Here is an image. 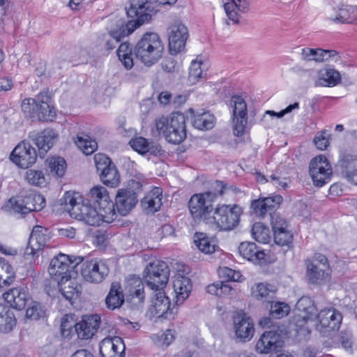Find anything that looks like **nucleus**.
<instances>
[{
    "mask_svg": "<svg viewBox=\"0 0 357 357\" xmlns=\"http://www.w3.org/2000/svg\"><path fill=\"white\" fill-rule=\"evenodd\" d=\"M61 204L71 218L91 226H100L102 222L109 223L116 218L115 214H107L105 211L92 206L89 201L84 200L78 192H66Z\"/></svg>",
    "mask_w": 357,
    "mask_h": 357,
    "instance_id": "f257e3e1",
    "label": "nucleus"
},
{
    "mask_svg": "<svg viewBox=\"0 0 357 357\" xmlns=\"http://www.w3.org/2000/svg\"><path fill=\"white\" fill-rule=\"evenodd\" d=\"M165 46L160 36L154 32L145 33L136 43L134 52L137 59L150 67L162 57Z\"/></svg>",
    "mask_w": 357,
    "mask_h": 357,
    "instance_id": "f03ea898",
    "label": "nucleus"
},
{
    "mask_svg": "<svg viewBox=\"0 0 357 357\" xmlns=\"http://www.w3.org/2000/svg\"><path fill=\"white\" fill-rule=\"evenodd\" d=\"M155 128L159 135L172 144H178L186 138L185 117L180 112H172L168 116L155 120Z\"/></svg>",
    "mask_w": 357,
    "mask_h": 357,
    "instance_id": "7ed1b4c3",
    "label": "nucleus"
},
{
    "mask_svg": "<svg viewBox=\"0 0 357 357\" xmlns=\"http://www.w3.org/2000/svg\"><path fill=\"white\" fill-rule=\"evenodd\" d=\"M45 206V199L40 194L32 192L25 195H20L10 198L4 206L7 211L26 214L31 211H41Z\"/></svg>",
    "mask_w": 357,
    "mask_h": 357,
    "instance_id": "20e7f679",
    "label": "nucleus"
},
{
    "mask_svg": "<svg viewBox=\"0 0 357 357\" xmlns=\"http://www.w3.org/2000/svg\"><path fill=\"white\" fill-rule=\"evenodd\" d=\"M213 194L210 192L195 194L188 202L190 215L195 222H204L211 224L214 208L213 207Z\"/></svg>",
    "mask_w": 357,
    "mask_h": 357,
    "instance_id": "39448f33",
    "label": "nucleus"
},
{
    "mask_svg": "<svg viewBox=\"0 0 357 357\" xmlns=\"http://www.w3.org/2000/svg\"><path fill=\"white\" fill-rule=\"evenodd\" d=\"M149 8V0H130V6L126 9L128 17L131 18L124 24L125 36L131 34L138 27L151 19L148 13Z\"/></svg>",
    "mask_w": 357,
    "mask_h": 357,
    "instance_id": "423d86ee",
    "label": "nucleus"
},
{
    "mask_svg": "<svg viewBox=\"0 0 357 357\" xmlns=\"http://www.w3.org/2000/svg\"><path fill=\"white\" fill-rule=\"evenodd\" d=\"M82 261L83 258L81 257H74L73 259L68 255L60 254L51 260L48 268L49 274L56 282L61 278H67L74 274L73 269Z\"/></svg>",
    "mask_w": 357,
    "mask_h": 357,
    "instance_id": "0eeeda50",
    "label": "nucleus"
},
{
    "mask_svg": "<svg viewBox=\"0 0 357 357\" xmlns=\"http://www.w3.org/2000/svg\"><path fill=\"white\" fill-rule=\"evenodd\" d=\"M169 277V269L167 264L160 260L149 263L144 271L145 282L154 290L163 289L167 283Z\"/></svg>",
    "mask_w": 357,
    "mask_h": 357,
    "instance_id": "6e6552de",
    "label": "nucleus"
},
{
    "mask_svg": "<svg viewBox=\"0 0 357 357\" xmlns=\"http://www.w3.org/2000/svg\"><path fill=\"white\" fill-rule=\"evenodd\" d=\"M241 213V208L238 205H222L215 209L210 225L214 224L222 230L233 229L238 225Z\"/></svg>",
    "mask_w": 357,
    "mask_h": 357,
    "instance_id": "1a4fd4ad",
    "label": "nucleus"
},
{
    "mask_svg": "<svg viewBox=\"0 0 357 357\" xmlns=\"http://www.w3.org/2000/svg\"><path fill=\"white\" fill-rule=\"evenodd\" d=\"M129 188H121L117 192L115 198V205L117 212L121 215H126L138 202L137 192L141 190L139 182L131 181Z\"/></svg>",
    "mask_w": 357,
    "mask_h": 357,
    "instance_id": "9d476101",
    "label": "nucleus"
},
{
    "mask_svg": "<svg viewBox=\"0 0 357 357\" xmlns=\"http://www.w3.org/2000/svg\"><path fill=\"white\" fill-rule=\"evenodd\" d=\"M94 162L102 182L107 186L116 187L120 183V175L110 158L103 153H97Z\"/></svg>",
    "mask_w": 357,
    "mask_h": 357,
    "instance_id": "9b49d317",
    "label": "nucleus"
},
{
    "mask_svg": "<svg viewBox=\"0 0 357 357\" xmlns=\"http://www.w3.org/2000/svg\"><path fill=\"white\" fill-rule=\"evenodd\" d=\"M309 169L313 183L317 187L328 183L333 174L332 167L324 155L314 158L310 163Z\"/></svg>",
    "mask_w": 357,
    "mask_h": 357,
    "instance_id": "f8f14e48",
    "label": "nucleus"
},
{
    "mask_svg": "<svg viewBox=\"0 0 357 357\" xmlns=\"http://www.w3.org/2000/svg\"><path fill=\"white\" fill-rule=\"evenodd\" d=\"M307 278L310 282L320 283L328 275L330 267L327 257L322 254H315L314 256L306 260Z\"/></svg>",
    "mask_w": 357,
    "mask_h": 357,
    "instance_id": "ddd939ff",
    "label": "nucleus"
},
{
    "mask_svg": "<svg viewBox=\"0 0 357 357\" xmlns=\"http://www.w3.org/2000/svg\"><path fill=\"white\" fill-rule=\"evenodd\" d=\"M168 46L171 54L183 52L188 38V28L180 22H175L167 29Z\"/></svg>",
    "mask_w": 357,
    "mask_h": 357,
    "instance_id": "4468645a",
    "label": "nucleus"
},
{
    "mask_svg": "<svg viewBox=\"0 0 357 357\" xmlns=\"http://www.w3.org/2000/svg\"><path fill=\"white\" fill-rule=\"evenodd\" d=\"M231 106L233 107L234 134L240 137L248 129L247 105L241 96L234 95L231 98Z\"/></svg>",
    "mask_w": 357,
    "mask_h": 357,
    "instance_id": "2eb2a0df",
    "label": "nucleus"
},
{
    "mask_svg": "<svg viewBox=\"0 0 357 357\" xmlns=\"http://www.w3.org/2000/svg\"><path fill=\"white\" fill-rule=\"evenodd\" d=\"M81 273L86 281L99 283L108 275L109 268L104 261L93 259L82 262Z\"/></svg>",
    "mask_w": 357,
    "mask_h": 357,
    "instance_id": "dca6fc26",
    "label": "nucleus"
},
{
    "mask_svg": "<svg viewBox=\"0 0 357 357\" xmlns=\"http://www.w3.org/2000/svg\"><path fill=\"white\" fill-rule=\"evenodd\" d=\"M10 158L18 167L26 169L36 162L37 153L29 142L23 141L13 149Z\"/></svg>",
    "mask_w": 357,
    "mask_h": 357,
    "instance_id": "f3484780",
    "label": "nucleus"
},
{
    "mask_svg": "<svg viewBox=\"0 0 357 357\" xmlns=\"http://www.w3.org/2000/svg\"><path fill=\"white\" fill-rule=\"evenodd\" d=\"M342 319L341 313L334 308L322 310L314 317L318 322L317 329L323 333L338 329Z\"/></svg>",
    "mask_w": 357,
    "mask_h": 357,
    "instance_id": "a211bd4d",
    "label": "nucleus"
},
{
    "mask_svg": "<svg viewBox=\"0 0 357 357\" xmlns=\"http://www.w3.org/2000/svg\"><path fill=\"white\" fill-rule=\"evenodd\" d=\"M234 330L236 339L242 342H249L254 336V322L243 312H237L233 318Z\"/></svg>",
    "mask_w": 357,
    "mask_h": 357,
    "instance_id": "6ab92c4d",
    "label": "nucleus"
},
{
    "mask_svg": "<svg viewBox=\"0 0 357 357\" xmlns=\"http://www.w3.org/2000/svg\"><path fill=\"white\" fill-rule=\"evenodd\" d=\"M297 313L294 321L296 326L303 327L308 321H314L317 309L312 300L308 296L301 297L296 305Z\"/></svg>",
    "mask_w": 357,
    "mask_h": 357,
    "instance_id": "aec40b11",
    "label": "nucleus"
},
{
    "mask_svg": "<svg viewBox=\"0 0 357 357\" xmlns=\"http://www.w3.org/2000/svg\"><path fill=\"white\" fill-rule=\"evenodd\" d=\"M89 203H93L100 210L105 211L107 214L114 213L116 215L114 204L109 196L107 189L102 186L93 187L89 192Z\"/></svg>",
    "mask_w": 357,
    "mask_h": 357,
    "instance_id": "412c9836",
    "label": "nucleus"
},
{
    "mask_svg": "<svg viewBox=\"0 0 357 357\" xmlns=\"http://www.w3.org/2000/svg\"><path fill=\"white\" fill-rule=\"evenodd\" d=\"M301 58L305 61H314L316 63L337 62L340 56L337 51L333 50H326L321 48L304 47L301 49Z\"/></svg>",
    "mask_w": 357,
    "mask_h": 357,
    "instance_id": "4be33fe9",
    "label": "nucleus"
},
{
    "mask_svg": "<svg viewBox=\"0 0 357 357\" xmlns=\"http://www.w3.org/2000/svg\"><path fill=\"white\" fill-rule=\"evenodd\" d=\"M282 331H265L255 345L256 351L260 354H269L282 346Z\"/></svg>",
    "mask_w": 357,
    "mask_h": 357,
    "instance_id": "5701e85b",
    "label": "nucleus"
},
{
    "mask_svg": "<svg viewBox=\"0 0 357 357\" xmlns=\"http://www.w3.org/2000/svg\"><path fill=\"white\" fill-rule=\"evenodd\" d=\"M58 135V132L52 128L45 129L39 133L34 131L29 133V137L38 148L40 158H44L46 153L52 147L57 140Z\"/></svg>",
    "mask_w": 357,
    "mask_h": 357,
    "instance_id": "b1692460",
    "label": "nucleus"
},
{
    "mask_svg": "<svg viewBox=\"0 0 357 357\" xmlns=\"http://www.w3.org/2000/svg\"><path fill=\"white\" fill-rule=\"evenodd\" d=\"M158 291L152 300L149 308L151 314L156 317L169 319L172 315V309L170 308V301L162 291V289H155Z\"/></svg>",
    "mask_w": 357,
    "mask_h": 357,
    "instance_id": "393cba45",
    "label": "nucleus"
},
{
    "mask_svg": "<svg viewBox=\"0 0 357 357\" xmlns=\"http://www.w3.org/2000/svg\"><path fill=\"white\" fill-rule=\"evenodd\" d=\"M208 68V60L202 56H197L191 61L188 68V84L193 86L205 79Z\"/></svg>",
    "mask_w": 357,
    "mask_h": 357,
    "instance_id": "a878e982",
    "label": "nucleus"
},
{
    "mask_svg": "<svg viewBox=\"0 0 357 357\" xmlns=\"http://www.w3.org/2000/svg\"><path fill=\"white\" fill-rule=\"evenodd\" d=\"M101 324L98 314L84 316L81 321L75 326L77 335L81 339H90L97 332Z\"/></svg>",
    "mask_w": 357,
    "mask_h": 357,
    "instance_id": "bb28decb",
    "label": "nucleus"
},
{
    "mask_svg": "<svg viewBox=\"0 0 357 357\" xmlns=\"http://www.w3.org/2000/svg\"><path fill=\"white\" fill-rule=\"evenodd\" d=\"M5 301L14 309L21 310L29 303L31 297L26 288L18 287L9 289L3 294Z\"/></svg>",
    "mask_w": 357,
    "mask_h": 357,
    "instance_id": "cd10ccee",
    "label": "nucleus"
},
{
    "mask_svg": "<svg viewBox=\"0 0 357 357\" xmlns=\"http://www.w3.org/2000/svg\"><path fill=\"white\" fill-rule=\"evenodd\" d=\"M221 2L228 20L234 24H238L241 15L250 8L248 0H221Z\"/></svg>",
    "mask_w": 357,
    "mask_h": 357,
    "instance_id": "c85d7f7f",
    "label": "nucleus"
},
{
    "mask_svg": "<svg viewBox=\"0 0 357 357\" xmlns=\"http://www.w3.org/2000/svg\"><path fill=\"white\" fill-rule=\"evenodd\" d=\"M328 18L336 23L357 24V6L342 5L328 11Z\"/></svg>",
    "mask_w": 357,
    "mask_h": 357,
    "instance_id": "c756f323",
    "label": "nucleus"
},
{
    "mask_svg": "<svg viewBox=\"0 0 357 357\" xmlns=\"http://www.w3.org/2000/svg\"><path fill=\"white\" fill-rule=\"evenodd\" d=\"M49 240L48 230L41 226H35L30 235L25 253L35 255L46 245Z\"/></svg>",
    "mask_w": 357,
    "mask_h": 357,
    "instance_id": "7c9ffc66",
    "label": "nucleus"
},
{
    "mask_svg": "<svg viewBox=\"0 0 357 357\" xmlns=\"http://www.w3.org/2000/svg\"><path fill=\"white\" fill-rule=\"evenodd\" d=\"M339 166L344 177L357 185V155L351 153H342L340 157Z\"/></svg>",
    "mask_w": 357,
    "mask_h": 357,
    "instance_id": "2f4dec72",
    "label": "nucleus"
},
{
    "mask_svg": "<svg viewBox=\"0 0 357 357\" xmlns=\"http://www.w3.org/2000/svg\"><path fill=\"white\" fill-rule=\"evenodd\" d=\"M342 80L340 73L331 66H325L317 71L315 82L321 87L332 88L338 85Z\"/></svg>",
    "mask_w": 357,
    "mask_h": 357,
    "instance_id": "473e14b6",
    "label": "nucleus"
},
{
    "mask_svg": "<svg viewBox=\"0 0 357 357\" xmlns=\"http://www.w3.org/2000/svg\"><path fill=\"white\" fill-rule=\"evenodd\" d=\"M125 348L124 342L121 337H107L102 340L100 353L102 357H123Z\"/></svg>",
    "mask_w": 357,
    "mask_h": 357,
    "instance_id": "72a5a7b5",
    "label": "nucleus"
},
{
    "mask_svg": "<svg viewBox=\"0 0 357 357\" xmlns=\"http://www.w3.org/2000/svg\"><path fill=\"white\" fill-rule=\"evenodd\" d=\"M173 289L176 295V305L182 304L188 298L191 291L190 280L181 273H177L174 277Z\"/></svg>",
    "mask_w": 357,
    "mask_h": 357,
    "instance_id": "f704fd0d",
    "label": "nucleus"
},
{
    "mask_svg": "<svg viewBox=\"0 0 357 357\" xmlns=\"http://www.w3.org/2000/svg\"><path fill=\"white\" fill-rule=\"evenodd\" d=\"M51 96L49 91H42L38 94L39 104L36 109L38 116L41 121H52L56 116L55 110L50 104Z\"/></svg>",
    "mask_w": 357,
    "mask_h": 357,
    "instance_id": "c9c22d12",
    "label": "nucleus"
},
{
    "mask_svg": "<svg viewBox=\"0 0 357 357\" xmlns=\"http://www.w3.org/2000/svg\"><path fill=\"white\" fill-rule=\"evenodd\" d=\"M108 33L104 35L105 47L107 50L114 49L116 44L125 36L124 24L122 20L112 22L107 28Z\"/></svg>",
    "mask_w": 357,
    "mask_h": 357,
    "instance_id": "e433bc0d",
    "label": "nucleus"
},
{
    "mask_svg": "<svg viewBox=\"0 0 357 357\" xmlns=\"http://www.w3.org/2000/svg\"><path fill=\"white\" fill-rule=\"evenodd\" d=\"M238 252L244 259L255 264H260L265 259L264 251L259 250L255 243H241L238 246Z\"/></svg>",
    "mask_w": 357,
    "mask_h": 357,
    "instance_id": "4c0bfd02",
    "label": "nucleus"
},
{
    "mask_svg": "<svg viewBox=\"0 0 357 357\" xmlns=\"http://www.w3.org/2000/svg\"><path fill=\"white\" fill-rule=\"evenodd\" d=\"M56 282L60 292L69 301L78 297L79 294L81 292V286L78 284L77 279L73 275L67 278H61V280Z\"/></svg>",
    "mask_w": 357,
    "mask_h": 357,
    "instance_id": "58836bf2",
    "label": "nucleus"
},
{
    "mask_svg": "<svg viewBox=\"0 0 357 357\" xmlns=\"http://www.w3.org/2000/svg\"><path fill=\"white\" fill-rule=\"evenodd\" d=\"M144 284L138 277L129 278L126 282V295L128 301L136 300L135 303H140L144 301Z\"/></svg>",
    "mask_w": 357,
    "mask_h": 357,
    "instance_id": "ea45409f",
    "label": "nucleus"
},
{
    "mask_svg": "<svg viewBox=\"0 0 357 357\" xmlns=\"http://www.w3.org/2000/svg\"><path fill=\"white\" fill-rule=\"evenodd\" d=\"M130 144L135 151L142 155L149 153L151 155H157L162 151L160 145L142 137L132 139L130 140Z\"/></svg>",
    "mask_w": 357,
    "mask_h": 357,
    "instance_id": "a19ab883",
    "label": "nucleus"
},
{
    "mask_svg": "<svg viewBox=\"0 0 357 357\" xmlns=\"http://www.w3.org/2000/svg\"><path fill=\"white\" fill-rule=\"evenodd\" d=\"M124 301V295L121 284L118 282L112 283L109 294L105 298L107 308L112 310L119 308Z\"/></svg>",
    "mask_w": 357,
    "mask_h": 357,
    "instance_id": "79ce46f5",
    "label": "nucleus"
},
{
    "mask_svg": "<svg viewBox=\"0 0 357 357\" xmlns=\"http://www.w3.org/2000/svg\"><path fill=\"white\" fill-rule=\"evenodd\" d=\"M16 323L13 312L8 307L0 304V331L8 333L16 326Z\"/></svg>",
    "mask_w": 357,
    "mask_h": 357,
    "instance_id": "37998d69",
    "label": "nucleus"
},
{
    "mask_svg": "<svg viewBox=\"0 0 357 357\" xmlns=\"http://www.w3.org/2000/svg\"><path fill=\"white\" fill-rule=\"evenodd\" d=\"M143 206L152 212H155L162 206V189L155 188L149 194L142 200Z\"/></svg>",
    "mask_w": 357,
    "mask_h": 357,
    "instance_id": "c03bdc74",
    "label": "nucleus"
},
{
    "mask_svg": "<svg viewBox=\"0 0 357 357\" xmlns=\"http://www.w3.org/2000/svg\"><path fill=\"white\" fill-rule=\"evenodd\" d=\"M275 291L271 284L260 282L257 284L252 289V294L257 300H265L268 303L270 299L273 298Z\"/></svg>",
    "mask_w": 357,
    "mask_h": 357,
    "instance_id": "a18cd8bd",
    "label": "nucleus"
},
{
    "mask_svg": "<svg viewBox=\"0 0 357 357\" xmlns=\"http://www.w3.org/2000/svg\"><path fill=\"white\" fill-rule=\"evenodd\" d=\"M75 142L77 147L85 155L92 154L98 148L97 142L85 134L77 135Z\"/></svg>",
    "mask_w": 357,
    "mask_h": 357,
    "instance_id": "49530a36",
    "label": "nucleus"
},
{
    "mask_svg": "<svg viewBox=\"0 0 357 357\" xmlns=\"http://www.w3.org/2000/svg\"><path fill=\"white\" fill-rule=\"evenodd\" d=\"M15 279L13 268L4 259L0 258V284L3 286L11 284Z\"/></svg>",
    "mask_w": 357,
    "mask_h": 357,
    "instance_id": "de8ad7c7",
    "label": "nucleus"
},
{
    "mask_svg": "<svg viewBox=\"0 0 357 357\" xmlns=\"http://www.w3.org/2000/svg\"><path fill=\"white\" fill-rule=\"evenodd\" d=\"M47 171H49L53 176L61 177L63 176L66 163L63 158L61 157H53L48 158L46 160Z\"/></svg>",
    "mask_w": 357,
    "mask_h": 357,
    "instance_id": "09e8293b",
    "label": "nucleus"
},
{
    "mask_svg": "<svg viewBox=\"0 0 357 357\" xmlns=\"http://www.w3.org/2000/svg\"><path fill=\"white\" fill-rule=\"evenodd\" d=\"M214 116L208 112H203L194 116L192 125L199 130H209L214 126Z\"/></svg>",
    "mask_w": 357,
    "mask_h": 357,
    "instance_id": "8fccbe9b",
    "label": "nucleus"
},
{
    "mask_svg": "<svg viewBox=\"0 0 357 357\" xmlns=\"http://www.w3.org/2000/svg\"><path fill=\"white\" fill-rule=\"evenodd\" d=\"M251 234L254 239L259 243H268L271 239L269 229L261 222L253 225Z\"/></svg>",
    "mask_w": 357,
    "mask_h": 357,
    "instance_id": "3c124183",
    "label": "nucleus"
},
{
    "mask_svg": "<svg viewBox=\"0 0 357 357\" xmlns=\"http://www.w3.org/2000/svg\"><path fill=\"white\" fill-rule=\"evenodd\" d=\"M195 243L199 250L205 254H211L215 250L216 245L214 241L207 237L205 234H197Z\"/></svg>",
    "mask_w": 357,
    "mask_h": 357,
    "instance_id": "603ef678",
    "label": "nucleus"
},
{
    "mask_svg": "<svg viewBox=\"0 0 357 357\" xmlns=\"http://www.w3.org/2000/svg\"><path fill=\"white\" fill-rule=\"evenodd\" d=\"M46 311L45 307L38 302L31 301L26 312V317L31 320H38L45 318Z\"/></svg>",
    "mask_w": 357,
    "mask_h": 357,
    "instance_id": "864d4df0",
    "label": "nucleus"
},
{
    "mask_svg": "<svg viewBox=\"0 0 357 357\" xmlns=\"http://www.w3.org/2000/svg\"><path fill=\"white\" fill-rule=\"evenodd\" d=\"M28 182L33 185L43 187L47 183L46 178L40 170L29 169L26 172Z\"/></svg>",
    "mask_w": 357,
    "mask_h": 357,
    "instance_id": "5fc2aeb1",
    "label": "nucleus"
},
{
    "mask_svg": "<svg viewBox=\"0 0 357 357\" xmlns=\"http://www.w3.org/2000/svg\"><path fill=\"white\" fill-rule=\"evenodd\" d=\"M270 315L275 319H280L287 315L290 311L289 306L283 302L271 301Z\"/></svg>",
    "mask_w": 357,
    "mask_h": 357,
    "instance_id": "6e6d98bb",
    "label": "nucleus"
},
{
    "mask_svg": "<svg viewBox=\"0 0 357 357\" xmlns=\"http://www.w3.org/2000/svg\"><path fill=\"white\" fill-rule=\"evenodd\" d=\"M213 190L214 192H211L213 194V200L218 195H222L224 194H227L229 192H233L234 193L238 192L239 190L236 189V188L224 183L222 181H216L213 183Z\"/></svg>",
    "mask_w": 357,
    "mask_h": 357,
    "instance_id": "4d7b16f0",
    "label": "nucleus"
},
{
    "mask_svg": "<svg viewBox=\"0 0 357 357\" xmlns=\"http://www.w3.org/2000/svg\"><path fill=\"white\" fill-rule=\"evenodd\" d=\"M220 277L227 281L238 282L242 277L239 271H236L228 267L220 268L218 271Z\"/></svg>",
    "mask_w": 357,
    "mask_h": 357,
    "instance_id": "13d9d810",
    "label": "nucleus"
},
{
    "mask_svg": "<svg viewBox=\"0 0 357 357\" xmlns=\"http://www.w3.org/2000/svg\"><path fill=\"white\" fill-rule=\"evenodd\" d=\"M172 82V75L167 73H161L156 76L153 81L152 86L154 89L166 88L171 85Z\"/></svg>",
    "mask_w": 357,
    "mask_h": 357,
    "instance_id": "bf43d9fd",
    "label": "nucleus"
},
{
    "mask_svg": "<svg viewBox=\"0 0 357 357\" xmlns=\"http://www.w3.org/2000/svg\"><path fill=\"white\" fill-rule=\"evenodd\" d=\"M264 204L263 198L253 200L250 206L252 213L256 216L263 218L266 213L269 212Z\"/></svg>",
    "mask_w": 357,
    "mask_h": 357,
    "instance_id": "052dcab7",
    "label": "nucleus"
},
{
    "mask_svg": "<svg viewBox=\"0 0 357 357\" xmlns=\"http://www.w3.org/2000/svg\"><path fill=\"white\" fill-rule=\"evenodd\" d=\"M328 137L329 135L327 133V130H326L316 134L313 142L317 149L324 150L328 147L329 145Z\"/></svg>",
    "mask_w": 357,
    "mask_h": 357,
    "instance_id": "680f3d73",
    "label": "nucleus"
},
{
    "mask_svg": "<svg viewBox=\"0 0 357 357\" xmlns=\"http://www.w3.org/2000/svg\"><path fill=\"white\" fill-rule=\"evenodd\" d=\"M275 243L280 245H288L291 242L292 235L287 230L273 233Z\"/></svg>",
    "mask_w": 357,
    "mask_h": 357,
    "instance_id": "e2e57ef3",
    "label": "nucleus"
},
{
    "mask_svg": "<svg viewBox=\"0 0 357 357\" xmlns=\"http://www.w3.org/2000/svg\"><path fill=\"white\" fill-rule=\"evenodd\" d=\"M265 206H266L268 213L275 208L279 207L282 202V197L280 195H274L273 197H268L263 198Z\"/></svg>",
    "mask_w": 357,
    "mask_h": 357,
    "instance_id": "0e129e2a",
    "label": "nucleus"
},
{
    "mask_svg": "<svg viewBox=\"0 0 357 357\" xmlns=\"http://www.w3.org/2000/svg\"><path fill=\"white\" fill-rule=\"evenodd\" d=\"M271 225L273 233H275L276 231L285 230L287 222L278 215L273 214L271 215Z\"/></svg>",
    "mask_w": 357,
    "mask_h": 357,
    "instance_id": "69168bd1",
    "label": "nucleus"
},
{
    "mask_svg": "<svg viewBox=\"0 0 357 357\" xmlns=\"http://www.w3.org/2000/svg\"><path fill=\"white\" fill-rule=\"evenodd\" d=\"M39 104L38 95L36 98H26L22 102V108L25 112L30 113L37 109Z\"/></svg>",
    "mask_w": 357,
    "mask_h": 357,
    "instance_id": "338daca9",
    "label": "nucleus"
},
{
    "mask_svg": "<svg viewBox=\"0 0 357 357\" xmlns=\"http://www.w3.org/2000/svg\"><path fill=\"white\" fill-rule=\"evenodd\" d=\"M161 67L166 73H174L176 70V61L171 58L166 59L161 63Z\"/></svg>",
    "mask_w": 357,
    "mask_h": 357,
    "instance_id": "774afa93",
    "label": "nucleus"
}]
</instances>
